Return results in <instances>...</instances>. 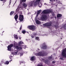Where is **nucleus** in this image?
<instances>
[{
    "label": "nucleus",
    "instance_id": "obj_29",
    "mask_svg": "<svg viewBox=\"0 0 66 66\" xmlns=\"http://www.w3.org/2000/svg\"><path fill=\"white\" fill-rule=\"evenodd\" d=\"M40 10H39L37 12V14H40Z\"/></svg>",
    "mask_w": 66,
    "mask_h": 66
},
{
    "label": "nucleus",
    "instance_id": "obj_48",
    "mask_svg": "<svg viewBox=\"0 0 66 66\" xmlns=\"http://www.w3.org/2000/svg\"><path fill=\"white\" fill-rule=\"evenodd\" d=\"M19 39H21V37H20Z\"/></svg>",
    "mask_w": 66,
    "mask_h": 66
},
{
    "label": "nucleus",
    "instance_id": "obj_21",
    "mask_svg": "<svg viewBox=\"0 0 66 66\" xmlns=\"http://www.w3.org/2000/svg\"><path fill=\"white\" fill-rule=\"evenodd\" d=\"M19 18H23V15L20 14L19 16Z\"/></svg>",
    "mask_w": 66,
    "mask_h": 66
},
{
    "label": "nucleus",
    "instance_id": "obj_9",
    "mask_svg": "<svg viewBox=\"0 0 66 66\" xmlns=\"http://www.w3.org/2000/svg\"><path fill=\"white\" fill-rule=\"evenodd\" d=\"M41 19L42 21L46 20L47 19V16L45 15H44L41 18Z\"/></svg>",
    "mask_w": 66,
    "mask_h": 66
},
{
    "label": "nucleus",
    "instance_id": "obj_7",
    "mask_svg": "<svg viewBox=\"0 0 66 66\" xmlns=\"http://www.w3.org/2000/svg\"><path fill=\"white\" fill-rule=\"evenodd\" d=\"M14 45L13 44H11L10 45H9L8 46L7 48L8 51H11L12 48L13 47Z\"/></svg>",
    "mask_w": 66,
    "mask_h": 66
},
{
    "label": "nucleus",
    "instance_id": "obj_35",
    "mask_svg": "<svg viewBox=\"0 0 66 66\" xmlns=\"http://www.w3.org/2000/svg\"><path fill=\"white\" fill-rule=\"evenodd\" d=\"M22 29V26H21L20 27V30H21V29Z\"/></svg>",
    "mask_w": 66,
    "mask_h": 66
},
{
    "label": "nucleus",
    "instance_id": "obj_23",
    "mask_svg": "<svg viewBox=\"0 0 66 66\" xmlns=\"http://www.w3.org/2000/svg\"><path fill=\"white\" fill-rule=\"evenodd\" d=\"M9 61H6L5 63H4L5 64H6V65H8L9 64Z\"/></svg>",
    "mask_w": 66,
    "mask_h": 66
},
{
    "label": "nucleus",
    "instance_id": "obj_51",
    "mask_svg": "<svg viewBox=\"0 0 66 66\" xmlns=\"http://www.w3.org/2000/svg\"><path fill=\"white\" fill-rule=\"evenodd\" d=\"M10 59H12V58H11V57H10Z\"/></svg>",
    "mask_w": 66,
    "mask_h": 66
},
{
    "label": "nucleus",
    "instance_id": "obj_25",
    "mask_svg": "<svg viewBox=\"0 0 66 66\" xmlns=\"http://www.w3.org/2000/svg\"><path fill=\"white\" fill-rule=\"evenodd\" d=\"M22 33H23V34H25L26 33V31L25 30H23L22 31Z\"/></svg>",
    "mask_w": 66,
    "mask_h": 66
},
{
    "label": "nucleus",
    "instance_id": "obj_24",
    "mask_svg": "<svg viewBox=\"0 0 66 66\" xmlns=\"http://www.w3.org/2000/svg\"><path fill=\"white\" fill-rule=\"evenodd\" d=\"M48 60H50L52 59V56H50L48 57Z\"/></svg>",
    "mask_w": 66,
    "mask_h": 66
},
{
    "label": "nucleus",
    "instance_id": "obj_33",
    "mask_svg": "<svg viewBox=\"0 0 66 66\" xmlns=\"http://www.w3.org/2000/svg\"><path fill=\"white\" fill-rule=\"evenodd\" d=\"M20 8H21V9H22V8H23V7H22V6H21V5L19 7V9H20Z\"/></svg>",
    "mask_w": 66,
    "mask_h": 66
},
{
    "label": "nucleus",
    "instance_id": "obj_2",
    "mask_svg": "<svg viewBox=\"0 0 66 66\" xmlns=\"http://www.w3.org/2000/svg\"><path fill=\"white\" fill-rule=\"evenodd\" d=\"M52 12V10H45L42 11L43 14H50Z\"/></svg>",
    "mask_w": 66,
    "mask_h": 66
},
{
    "label": "nucleus",
    "instance_id": "obj_30",
    "mask_svg": "<svg viewBox=\"0 0 66 66\" xmlns=\"http://www.w3.org/2000/svg\"><path fill=\"white\" fill-rule=\"evenodd\" d=\"M32 35L35 36H36V35H37V34L35 32H34L33 34Z\"/></svg>",
    "mask_w": 66,
    "mask_h": 66
},
{
    "label": "nucleus",
    "instance_id": "obj_52",
    "mask_svg": "<svg viewBox=\"0 0 66 66\" xmlns=\"http://www.w3.org/2000/svg\"><path fill=\"white\" fill-rule=\"evenodd\" d=\"M1 62H3V61H2Z\"/></svg>",
    "mask_w": 66,
    "mask_h": 66
},
{
    "label": "nucleus",
    "instance_id": "obj_14",
    "mask_svg": "<svg viewBox=\"0 0 66 66\" xmlns=\"http://www.w3.org/2000/svg\"><path fill=\"white\" fill-rule=\"evenodd\" d=\"M36 23L37 24H40L41 23L40 21H39V20H37L36 21Z\"/></svg>",
    "mask_w": 66,
    "mask_h": 66
},
{
    "label": "nucleus",
    "instance_id": "obj_36",
    "mask_svg": "<svg viewBox=\"0 0 66 66\" xmlns=\"http://www.w3.org/2000/svg\"><path fill=\"white\" fill-rule=\"evenodd\" d=\"M52 63H53V64H54L55 63V62L54 61H53L52 62Z\"/></svg>",
    "mask_w": 66,
    "mask_h": 66
},
{
    "label": "nucleus",
    "instance_id": "obj_49",
    "mask_svg": "<svg viewBox=\"0 0 66 66\" xmlns=\"http://www.w3.org/2000/svg\"><path fill=\"white\" fill-rule=\"evenodd\" d=\"M27 33H28V34H29V32H27Z\"/></svg>",
    "mask_w": 66,
    "mask_h": 66
},
{
    "label": "nucleus",
    "instance_id": "obj_3",
    "mask_svg": "<svg viewBox=\"0 0 66 66\" xmlns=\"http://www.w3.org/2000/svg\"><path fill=\"white\" fill-rule=\"evenodd\" d=\"M52 25V23L51 22H48L43 24V26L47 27H51Z\"/></svg>",
    "mask_w": 66,
    "mask_h": 66
},
{
    "label": "nucleus",
    "instance_id": "obj_5",
    "mask_svg": "<svg viewBox=\"0 0 66 66\" xmlns=\"http://www.w3.org/2000/svg\"><path fill=\"white\" fill-rule=\"evenodd\" d=\"M28 28L29 30H35V26L32 25L30 26H28Z\"/></svg>",
    "mask_w": 66,
    "mask_h": 66
},
{
    "label": "nucleus",
    "instance_id": "obj_6",
    "mask_svg": "<svg viewBox=\"0 0 66 66\" xmlns=\"http://www.w3.org/2000/svg\"><path fill=\"white\" fill-rule=\"evenodd\" d=\"M14 47L15 48V49H17V50L19 49V50H22V47H19L18 46L16 45V44H14Z\"/></svg>",
    "mask_w": 66,
    "mask_h": 66
},
{
    "label": "nucleus",
    "instance_id": "obj_18",
    "mask_svg": "<svg viewBox=\"0 0 66 66\" xmlns=\"http://www.w3.org/2000/svg\"><path fill=\"white\" fill-rule=\"evenodd\" d=\"M38 55L39 56H43V54L41 53H38Z\"/></svg>",
    "mask_w": 66,
    "mask_h": 66
},
{
    "label": "nucleus",
    "instance_id": "obj_20",
    "mask_svg": "<svg viewBox=\"0 0 66 66\" xmlns=\"http://www.w3.org/2000/svg\"><path fill=\"white\" fill-rule=\"evenodd\" d=\"M14 13V11H11L10 13V15H12Z\"/></svg>",
    "mask_w": 66,
    "mask_h": 66
},
{
    "label": "nucleus",
    "instance_id": "obj_13",
    "mask_svg": "<svg viewBox=\"0 0 66 66\" xmlns=\"http://www.w3.org/2000/svg\"><path fill=\"white\" fill-rule=\"evenodd\" d=\"M35 56H32L31 57V59H30L31 61H34L35 60Z\"/></svg>",
    "mask_w": 66,
    "mask_h": 66
},
{
    "label": "nucleus",
    "instance_id": "obj_10",
    "mask_svg": "<svg viewBox=\"0 0 66 66\" xmlns=\"http://www.w3.org/2000/svg\"><path fill=\"white\" fill-rule=\"evenodd\" d=\"M18 18V16L17 14L15 15L14 16V19L16 21H17V19Z\"/></svg>",
    "mask_w": 66,
    "mask_h": 66
},
{
    "label": "nucleus",
    "instance_id": "obj_38",
    "mask_svg": "<svg viewBox=\"0 0 66 66\" xmlns=\"http://www.w3.org/2000/svg\"><path fill=\"white\" fill-rule=\"evenodd\" d=\"M15 54H17V53H18V51H16V52H15Z\"/></svg>",
    "mask_w": 66,
    "mask_h": 66
},
{
    "label": "nucleus",
    "instance_id": "obj_40",
    "mask_svg": "<svg viewBox=\"0 0 66 66\" xmlns=\"http://www.w3.org/2000/svg\"><path fill=\"white\" fill-rule=\"evenodd\" d=\"M21 64V61H20V65Z\"/></svg>",
    "mask_w": 66,
    "mask_h": 66
},
{
    "label": "nucleus",
    "instance_id": "obj_22",
    "mask_svg": "<svg viewBox=\"0 0 66 66\" xmlns=\"http://www.w3.org/2000/svg\"><path fill=\"white\" fill-rule=\"evenodd\" d=\"M36 39H37V40H39V41L40 40V39H39V38L38 37H36Z\"/></svg>",
    "mask_w": 66,
    "mask_h": 66
},
{
    "label": "nucleus",
    "instance_id": "obj_8",
    "mask_svg": "<svg viewBox=\"0 0 66 66\" xmlns=\"http://www.w3.org/2000/svg\"><path fill=\"white\" fill-rule=\"evenodd\" d=\"M43 47L42 48L43 49H44L45 50V49H47V46L46 45V43H43L42 45Z\"/></svg>",
    "mask_w": 66,
    "mask_h": 66
},
{
    "label": "nucleus",
    "instance_id": "obj_15",
    "mask_svg": "<svg viewBox=\"0 0 66 66\" xmlns=\"http://www.w3.org/2000/svg\"><path fill=\"white\" fill-rule=\"evenodd\" d=\"M23 42H20L19 43V46H22V45H21L23 44Z\"/></svg>",
    "mask_w": 66,
    "mask_h": 66
},
{
    "label": "nucleus",
    "instance_id": "obj_11",
    "mask_svg": "<svg viewBox=\"0 0 66 66\" xmlns=\"http://www.w3.org/2000/svg\"><path fill=\"white\" fill-rule=\"evenodd\" d=\"M62 16V14H58L57 15V18H61Z\"/></svg>",
    "mask_w": 66,
    "mask_h": 66
},
{
    "label": "nucleus",
    "instance_id": "obj_37",
    "mask_svg": "<svg viewBox=\"0 0 66 66\" xmlns=\"http://www.w3.org/2000/svg\"><path fill=\"white\" fill-rule=\"evenodd\" d=\"M3 32H2V33H1V35H3Z\"/></svg>",
    "mask_w": 66,
    "mask_h": 66
},
{
    "label": "nucleus",
    "instance_id": "obj_42",
    "mask_svg": "<svg viewBox=\"0 0 66 66\" xmlns=\"http://www.w3.org/2000/svg\"><path fill=\"white\" fill-rule=\"evenodd\" d=\"M38 15H39V14H37V16H38Z\"/></svg>",
    "mask_w": 66,
    "mask_h": 66
},
{
    "label": "nucleus",
    "instance_id": "obj_12",
    "mask_svg": "<svg viewBox=\"0 0 66 66\" xmlns=\"http://www.w3.org/2000/svg\"><path fill=\"white\" fill-rule=\"evenodd\" d=\"M26 0H20V4H21V3H22V2H26Z\"/></svg>",
    "mask_w": 66,
    "mask_h": 66
},
{
    "label": "nucleus",
    "instance_id": "obj_16",
    "mask_svg": "<svg viewBox=\"0 0 66 66\" xmlns=\"http://www.w3.org/2000/svg\"><path fill=\"white\" fill-rule=\"evenodd\" d=\"M23 7H27V5L25 3H24L23 4Z\"/></svg>",
    "mask_w": 66,
    "mask_h": 66
},
{
    "label": "nucleus",
    "instance_id": "obj_43",
    "mask_svg": "<svg viewBox=\"0 0 66 66\" xmlns=\"http://www.w3.org/2000/svg\"><path fill=\"white\" fill-rule=\"evenodd\" d=\"M38 66H43V65H39Z\"/></svg>",
    "mask_w": 66,
    "mask_h": 66
},
{
    "label": "nucleus",
    "instance_id": "obj_39",
    "mask_svg": "<svg viewBox=\"0 0 66 66\" xmlns=\"http://www.w3.org/2000/svg\"><path fill=\"white\" fill-rule=\"evenodd\" d=\"M36 0L38 2H39V1H40L41 0Z\"/></svg>",
    "mask_w": 66,
    "mask_h": 66
},
{
    "label": "nucleus",
    "instance_id": "obj_27",
    "mask_svg": "<svg viewBox=\"0 0 66 66\" xmlns=\"http://www.w3.org/2000/svg\"><path fill=\"white\" fill-rule=\"evenodd\" d=\"M19 9L18 8L16 9V13H17V12H19Z\"/></svg>",
    "mask_w": 66,
    "mask_h": 66
},
{
    "label": "nucleus",
    "instance_id": "obj_17",
    "mask_svg": "<svg viewBox=\"0 0 66 66\" xmlns=\"http://www.w3.org/2000/svg\"><path fill=\"white\" fill-rule=\"evenodd\" d=\"M24 19L23 18H19V20L21 21H23V20Z\"/></svg>",
    "mask_w": 66,
    "mask_h": 66
},
{
    "label": "nucleus",
    "instance_id": "obj_31",
    "mask_svg": "<svg viewBox=\"0 0 66 66\" xmlns=\"http://www.w3.org/2000/svg\"><path fill=\"white\" fill-rule=\"evenodd\" d=\"M51 1H53V2H55V1H57V0H50Z\"/></svg>",
    "mask_w": 66,
    "mask_h": 66
},
{
    "label": "nucleus",
    "instance_id": "obj_1",
    "mask_svg": "<svg viewBox=\"0 0 66 66\" xmlns=\"http://www.w3.org/2000/svg\"><path fill=\"white\" fill-rule=\"evenodd\" d=\"M34 5L35 6L37 4H39V2H37V1H36L35 2V1H31V2H30L29 3V5L30 6H33V5L34 4Z\"/></svg>",
    "mask_w": 66,
    "mask_h": 66
},
{
    "label": "nucleus",
    "instance_id": "obj_47",
    "mask_svg": "<svg viewBox=\"0 0 66 66\" xmlns=\"http://www.w3.org/2000/svg\"><path fill=\"white\" fill-rule=\"evenodd\" d=\"M1 1H3L4 0H0Z\"/></svg>",
    "mask_w": 66,
    "mask_h": 66
},
{
    "label": "nucleus",
    "instance_id": "obj_46",
    "mask_svg": "<svg viewBox=\"0 0 66 66\" xmlns=\"http://www.w3.org/2000/svg\"><path fill=\"white\" fill-rule=\"evenodd\" d=\"M55 19H56V16H55Z\"/></svg>",
    "mask_w": 66,
    "mask_h": 66
},
{
    "label": "nucleus",
    "instance_id": "obj_19",
    "mask_svg": "<svg viewBox=\"0 0 66 66\" xmlns=\"http://www.w3.org/2000/svg\"><path fill=\"white\" fill-rule=\"evenodd\" d=\"M14 36L15 38L16 39H18V36H17V35H14Z\"/></svg>",
    "mask_w": 66,
    "mask_h": 66
},
{
    "label": "nucleus",
    "instance_id": "obj_44",
    "mask_svg": "<svg viewBox=\"0 0 66 66\" xmlns=\"http://www.w3.org/2000/svg\"><path fill=\"white\" fill-rule=\"evenodd\" d=\"M22 63H23V61H22Z\"/></svg>",
    "mask_w": 66,
    "mask_h": 66
},
{
    "label": "nucleus",
    "instance_id": "obj_4",
    "mask_svg": "<svg viewBox=\"0 0 66 66\" xmlns=\"http://www.w3.org/2000/svg\"><path fill=\"white\" fill-rule=\"evenodd\" d=\"M62 55L63 57H66V48L63 50L62 53Z\"/></svg>",
    "mask_w": 66,
    "mask_h": 66
},
{
    "label": "nucleus",
    "instance_id": "obj_34",
    "mask_svg": "<svg viewBox=\"0 0 66 66\" xmlns=\"http://www.w3.org/2000/svg\"><path fill=\"white\" fill-rule=\"evenodd\" d=\"M60 59L61 60H63V58H62V57H60Z\"/></svg>",
    "mask_w": 66,
    "mask_h": 66
},
{
    "label": "nucleus",
    "instance_id": "obj_45",
    "mask_svg": "<svg viewBox=\"0 0 66 66\" xmlns=\"http://www.w3.org/2000/svg\"><path fill=\"white\" fill-rule=\"evenodd\" d=\"M4 2H6V0H3Z\"/></svg>",
    "mask_w": 66,
    "mask_h": 66
},
{
    "label": "nucleus",
    "instance_id": "obj_32",
    "mask_svg": "<svg viewBox=\"0 0 66 66\" xmlns=\"http://www.w3.org/2000/svg\"><path fill=\"white\" fill-rule=\"evenodd\" d=\"M35 37V36H34L33 35H31V37H32V38H33Z\"/></svg>",
    "mask_w": 66,
    "mask_h": 66
},
{
    "label": "nucleus",
    "instance_id": "obj_50",
    "mask_svg": "<svg viewBox=\"0 0 66 66\" xmlns=\"http://www.w3.org/2000/svg\"><path fill=\"white\" fill-rule=\"evenodd\" d=\"M0 65H1V63L0 64Z\"/></svg>",
    "mask_w": 66,
    "mask_h": 66
},
{
    "label": "nucleus",
    "instance_id": "obj_26",
    "mask_svg": "<svg viewBox=\"0 0 66 66\" xmlns=\"http://www.w3.org/2000/svg\"><path fill=\"white\" fill-rule=\"evenodd\" d=\"M48 61H49V60H46L45 61V63H48Z\"/></svg>",
    "mask_w": 66,
    "mask_h": 66
},
{
    "label": "nucleus",
    "instance_id": "obj_28",
    "mask_svg": "<svg viewBox=\"0 0 66 66\" xmlns=\"http://www.w3.org/2000/svg\"><path fill=\"white\" fill-rule=\"evenodd\" d=\"M63 28L65 30L66 29V25H64L63 26Z\"/></svg>",
    "mask_w": 66,
    "mask_h": 66
},
{
    "label": "nucleus",
    "instance_id": "obj_41",
    "mask_svg": "<svg viewBox=\"0 0 66 66\" xmlns=\"http://www.w3.org/2000/svg\"><path fill=\"white\" fill-rule=\"evenodd\" d=\"M11 0H10V4H11Z\"/></svg>",
    "mask_w": 66,
    "mask_h": 66
}]
</instances>
